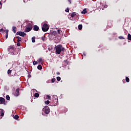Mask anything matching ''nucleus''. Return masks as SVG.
Returning <instances> with one entry per match:
<instances>
[{"instance_id": "nucleus-1", "label": "nucleus", "mask_w": 131, "mask_h": 131, "mask_svg": "<svg viewBox=\"0 0 131 131\" xmlns=\"http://www.w3.org/2000/svg\"><path fill=\"white\" fill-rule=\"evenodd\" d=\"M8 51L9 52L8 54H10V55H16L18 54V53L16 52V49H15V47L12 46L8 47Z\"/></svg>"}, {"instance_id": "nucleus-2", "label": "nucleus", "mask_w": 131, "mask_h": 131, "mask_svg": "<svg viewBox=\"0 0 131 131\" xmlns=\"http://www.w3.org/2000/svg\"><path fill=\"white\" fill-rule=\"evenodd\" d=\"M64 50H65V48L64 47H62L61 45H58L56 47V53L58 54V55H60V54H61V52L63 53Z\"/></svg>"}, {"instance_id": "nucleus-3", "label": "nucleus", "mask_w": 131, "mask_h": 131, "mask_svg": "<svg viewBox=\"0 0 131 131\" xmlns=\"http://www.w3.org/2000/svg\"><path fill=\"white\" fill-rule=\"evenodd\" d=\"M42 111L44 113H42V115H45V114H49L50 113V108H49V106H45L44 108L42 109Z\"/></svg>"}, {"instance_id": "nucleus-4", "label": "nucleus", "mask_w": 131, "mask_h": 131, "mask_svg": "<svg viewBox=\"0 0 131 131\" xmlns=\"http://www.w3.org/2000/svg\"><path fill=\"white\" fill-rule=\"evenodd\" d=\"M49 28L48 26V25L47 24H45L43 25V26L42 27V30L44 32H46L48 31V30H49Z\"/></svg>"}, {"instance_id": "nucleus-5", "label": "nucleus", "mask_w": 131, "mask_h": 131, "mask_svg": "<svg viewBox=\"0 0 131 131\" xmlns=\"http://www.w3.org/2000/svg\"><path fill=\"white\" fill-rule=\"evenodd\" d=\"M15 35H19L20 36L24 37V36L26 35V33H24V32L18 31L16 33Z\"/></svg>"}, {"instance_id": "nucleus-6", "label": "nucleus", "mask_w": 131, "mask_h": 131, "mask_svg": "<svg viewBox=\"0 0 131 131\" xmlns=\"http://www.w3.org/2000/svg\"><path fill=\"white\" fill-rule=\"evenodd\" d=\"M7 105L6 100L3 97H0V105Z\"/></svg>"}, {"instance_id": "nucleus-7", "label": "nucleus", "mask_w": 131, "mask_h": 131, "mask_svg": "<svg viewBox=\"0 0 131 131\" xmlns=\"http://www.w3.org/2000/svg\"><path fill=\"white\" fill-rule=\"evenodd\" d=\"M54 98L55 99L54 100L53 104L54 105H57L58 104V96L56 95L54 96Z\"/></svg>"}, {"instance_id": "nucleus-8", "label": "nucleus", "mask_w": 131, "mask_h": 131, "mask_svg": "<svg viewBox=\"0 0 131 131\" xmlns=\"http://www.w3.org/2000/svg\"><path fill=\"white\" fill-rule=\"evenodd\" d=\"M32 30V26L30 27H27L25 30V32H29V31H31Z\"/></svg>"}, {"instance_id": "nucleus-9", "label": "nucleus", "mask_w": 131, "mask_h": 131, "mask_svg": "<svg viewBox=\"0 0 131 131\" xmlns=\"http://www.w3.org/2000/svg\"><path fill=\"white\" fill-rule=\"evenodd\" d=\"M19 91H20V89H17L16 90V91L14 94V96H15V97H18V96H19Z\"/></svg>"}, {"instance_id": "nucleus-10", "label": "nucleus", "mask_w": 131, "mask_h": 131, "mask_svg": "<svg viewBox=\"0 0 131 131\" xmlns=\"http://www.w3.org/2000/svg\"><path fill=\"white\" fill-rule=\"evenodd\" d=\"M33 30L34 31H38V30H39V27H38V26H37V25H34L33 26Z\"/></svg>"}, {"instance_id": "nucleus-11", "label": "nucleus", "mask_w": 131, "mask_h": 131, "mask_svg": "<svg viewBox=\"0 0 131 131\" xmlns=\"http://www.w3.org/2000/svg\"><path fill=\"white\" fill-rule=\"evenodd\" d=\"M54 35V36H57V31H54L51 32V34L50 35V36Z\"/></svg>"}, {"instance_id": "nucleus-12", "label": "nucleus", "mask_w": 131, "mask_h": 131, "mask_svg": "<svg viewBox=\"0 0 131 131\" xmlns=\"http://www.w3.org/2000/svg\"><path fill=\"white\" fill-rule=\"evenodd\" d=\"M1 112H0V114H1V116H4L5 115V111H4V110L3 109H0Z\"/></svg>"}, {"instance_id": "nucleus-13", "label": "nucleus", "mask_w": 131, "mask_h": 131, "mask_svg": "<svg viewBox=\"0 0 131 131\" xmlns=\"http://www.w3.org/2000/svg\"><path fill=\"white\" fill-rule=\"evenodd\" d=\"M5 31L6 32V38H8L9 36V30H6Z\"/></svg>"}, {"instance_id": "nucleus-14", "label": "nucleus", "mask_w": 131, "mask_h": 131, "mask_svg": "<svg viewBox=\"0 0 131 131\" xmlns=\"http://www.w3.org/2000/svg\"><path fill=\"white\" fill-rule=\"evenodd\" d=\"M12 30L14 32V33H16V32H17V27H12Z\"/></svg>"}, {"instance_id": "nucleus-15", "label": "nucleus", "mask_w": 131, "mask_h": 131, "mask_svg": "<svg viewBox=\"0 0 131 131\" xmlns=\"http://www.w3.org/2000/svg\"><path fill=\"white\" fill-rule=\"evenodd\" d=\"M16 38H17V42H20V41L22 40V38L20 37L16 36Z\"/></svg>"}, {"instance_id": "nucleus-16", "label": "nucleus", "mask_w": 131, "mask_h": 131, "mask_svg": "<svg viewBox=\"0 0 131 131\" xmlns=\"http://www.w3.org/2000/svg\"><path fill=\"white\" fill-rule=\"evenodd\" d=\"M86 8H85L83 11H81V14H86Z\"/></svg>"}, {"instance_id": "nucleus-17", "label": "nucleus", "mask_w": 131, "mask_h": 131, "mask_svg": "<svg viewBox=\"0 0 131 131\" xmlns=\"http://www.w3.org/2000/svg\"><path fill=\"white\" fill-rule=\"evenodd\" d=\"M37 69H38V70H41V69H42V67L41 65H38L37 66Z\"/></svg>"}, {"instance_id": "nucleus-18", "label": "nucleus", "mask_w": 131, "mask_h": 131, "mask_svg": "<svg viewBox=\"0 0 131 131\" xmlns=\"http://www.w3.org/2000/svg\"><path fill=\"white\" fill-rule=\"evenodd\" d=\"M78 29H79V30H81L82 29V25H78Z\"/></svg>"}, {"instance_id": "nucleus-19", "label": "nucleus", "mask_w": 131, "mask_h": 131, "mask_svg": "<svg viewBox=\"0 0 131 131\" xmlns=\"http://www.w3.org/2000/svg\"><path fill=\"white\" fill-rule=\"evenodd\" d=\"M34 97L35 98H38V97H39V94L38 93H35Z\"/></svg>"}, {"instance_id": "nucleus-20", "label": "nucleus", "mask_w": 131, "mask_h": 131, "mask_svg": "<svg viewBox=\"0 0 131 131\" xmlns=\"http://www.w3.org/2000/svg\"><path fill=\"white\" fill-rule=\"evenodd\" d=\"M127 39H128V40H131V35L130 34H128Z\"/></svg>"}, {"instance_id": "nucleus-21", "label": "nucleus", "mask_w": 131, "mask_h": 131, "mask_svg": "<svg viewBox=\"0 0 131 131\" xmlns=\"http://www.w3.org/2000/svg\"><path fill=\"white\" fill-rule=\"evenodd\" d=\"M32 42H35V37H32Z\"/></svg>"}, {"instance_id": "nucleus-22", "label": "nucleus", "mask_w": 131, "mask_h": 131, "mask_svg": "<svg viewBox=\"0 0 131 131\" xmlns=\"http://www.w3.org/2000/svg\"><path fill=\"white\" fill-rule=\"evenodd\" d=\"M57 33H58V34H62V31H61V30H58Z\"/></svg>"}, {"instance_id": "nucleus-23", "label": "nucleus", "mask_w": 131, "mask_h": 131, "mask_svg": "<svg viewBox=\"0 0 131 131\" xmlns=\"http://www.w3.org/2000/svg\"><path fill=\"white\" fill-rule=\"evenodd\" d=\"M37 62H38V63H41V62H42V58H40L39 59H38Z\"/></svg>"}, {"instance_id": "nucleus-24", "label": "nucleus", "mask_w": 131, "mask_h": 131, "mask_svg": "<svg viewBox=\"0 0 131 131\" xmlns=\"http://www.w3.org/2000/svg\"><path fill=\"white\" fill-rule=\"evenodd\" d=\"M7 73H8V74H9V75H10V74H11V73H12V70H8Z\"/></svg>"}, {"instance_id": "nucleus-25", "label": "nucleus", "mask_w": 131, "mask_h": 131, "mask_svg": "<svg viewBox=\"0 0 131 131\" xmlns=\"http://www.w3.org/2000/svg\"><path fill=\"white\" fill-rule=\"evenodd\" d=\"M75 16H76V14L73 13L71 14V17L73 18V17H75Z\"/></svg>"}, {"instance_id": "nucleus-26", "label": "nucleus", "mask_w": 131, "mask_h": 131, "mask_svg": "<svg viewBox=\"0 0 131 131\" xmlns=\"http://www.w3.org/2000/svg\"><path fill=\"white\" fill-rule=\"evenodd\" d=\"M125 79L126 82H129V78L128 77H126Z\"/></svg>"}, {"instance_id": "nucleus-27", "label": "nucleus", "mask_w": 131, "mask_h": 131, "mask_svg": "<svg viewBox=\"0 0 131 131\" xmlns=\"http://www.w3.org/2000/svg\"><path fill=\"white\" fill-rule=\"evenodd\" d=\"M14 119H18V118H19V116H18V115H15V116L14 117Z\"/></svg>"}, {"instance_id": "nucleus-28", "label": "nucleus", "mask_w": 131, "mask_h": 131, "mask_svg": "<svg viewBox=\"0 0 131 131\" xmlns=\"http://www.w3.org/2000/svg\"><path fill=\"white\" fill-rule=\"evenodd\" d=\"M47 98L48 100H51V96L49 95H47Z\"/></svg>"}, {"instance_id": "nucleus-29", "label": "nucleus", "mask_w": 131, "mask_h": 131, "mask_svg": "<svg viewBox=\"0 0 131 131\" xmlns=\"http://www.w3.org/2000/svg\"><path fill=\"white\" fill-rule=\"evenodd\" d=\"M10 96L9 95H7L6 96V99L8 100V101H9L10 100Z\"/></svg>"}, {"instance_id": "nucleus-30", "label": "nucleus", "mask_w": 131, "mask_h": 131, "mask_svg": "<svg viewBox=\"0 0 131 131\" xmlns=\"http://www.w3.org/2000/svg\"><path fill=\"white\" fill-rule=\"evenodd\" d=\"M45 104H46V105H49V104H50V101L47 100L45 101Z\"/></svg>"}, {"instance_id": "nucleus-31", "label": "nucleus", "mask_w": 131, "mask_h": 131, "mask_svg": "<svg viewBox=\"0 0 131 131\" xmlns=\"http://www.w3.org/2000/svg\"><path fill=\"white\" fill-rule=\"evenodd\" d=\"M45 38H46L45 36H43L41 37V39H42V40H43V41H45Z\"/></svg>"}, {"instance_id": "nucleus-32", "label": "nucleus", "mask_w": 131, "mask_h": 131, "mask_svg": "<svg viewBox=\"0 0 131 131\" xmlns=\"http://www.w3.org/2000/svg\"><path fill=\"white\" fill-rule=\"evenodd\" d=\"M37 63L38 62L36 61H34L33 62V65H37Z\"/></svg>"}, {"instance_id": "nucleus-33", "label": "nucleus", "mask_w": 131, "mask_h": 131, "mask_svg": "<svg viewBox=\"0 0 131 131\" xmlns=\"http://www.w3.org/2000/svg\"><path fill=\"white\" fill-rule=\"evenodd\" d=\"M57 80L58 81H60V80H61V77H57Z\"/></svg>"}, {"instance_id": "nucleus-34", "label": "nucleus", "mask_w": 131, "mask_h": 131, "mask_svg": "<svg viewBox=\"0 0 131 131\" xmlns=\"http://www.w3.org/2000/svg\"><path fill=\"white\" fill-rule=\"evenodd\" d=\"M51 81L52 83L55 82V81H56V79H55V78L52 79Z\"/></svg>"}, {"instance_id": "nucleus-35", "label": "nucleus", "mask_w": 131, "mask_h": 131, "mask_svg": "<svg viewBox=\"0 0 131 131\" xmlns=\"http://www.w3.org/2000/svg\"><path fill=\"white\" fill-rule=\"evenodd\" d=\"M16 45L17 46V47H20V46H21V43H20L19 42H17Z\"/></svg>"}, {"instance_id": "nucleus-36", "label": "nucleus", "mask_w": 131, "mask_h": 131, "mask_svg": "<svg viewBox=\"0 0 131 131\" xmlns=\"http://www.w3.org/2000/svg\"><path fill=\"white\" fill-rule=\"evenodd\" d=\"M65 12H66V13H68V12H69V8L66 9Z\"/></svg>"}, {"instance_id": "nucleus-37", "label": "nucleus", "mask_w": 131, "mask_h": 131, "mask_svg": "<svg viewBox=\"0 0 131 131\" xmlns=\"http://www.w3.org/2000/svg\"><path fill=\"white\" fill-rule=\"evenodd\" d=\"M2 7H3V4H2V2L0 1V9H2Z\"/></svg>"}, {"instance_id": "nucleus-38", "label": "nucleus", "mask_w": 131, "mask_h": 131, "mask_svg": "<svg viewBox=\"0 0 131 131\" xmlns=\"http://www.w3.org/2000/svg\"><path fill=\"white\" fill-rule=\"evenodd\" d=\"M119 38H120V39H123L124 38H123L122 36H119Z\"/></svg>"}, {"instance_id": "nucleus-39", "label": "nucleus", "mask_w": 131, "mask_h": 131, "mask_svg": "<svg viewBox=\"0 0 131 131\" xmlns=\"http://www.w3.org/2000/svg\"><path fill=\"white\" fill-rule=\"evenodd\" d=\"M4 32V29H0V32Z\"/></svg>"}, {"instance_id": "nucleus-40", "label": "nucleus", "mask_w": 131, "mask_h": 131, "mask_svg": "<svg viewBox=\"0 0 131 131\" xmlns=\"http://www.w3.org/2000/svg\"><path fill=\"white\" fill-rule=\"evenodd\" d=\"M68 62V61H67V60H66V61H64V62L63 63V64H65V63H66L67 64Z\"/></svg>"}, {"instance_id": "nucleus-41", "label": "nucleus", "mask_w": 131, "mask_h": 131, "mask_svg": "<svg viewBox=\"0 0 131 131\" xmlns=\"http://www.w3.org/2000/svg\"><path fill=\"white\" fill-rule=\"evenodd\" d=\"M56 74H57V75H60V72H57V73H56Z\"/></svg>"}, {"instance_id": "nucleus-42", "label": "nucleus", "mask_w": 131, "mask_h": 131, "mask_svg": "<svg viewBox=\"0 0 131 131\" xmlns=\"http://www.w3.org/2000/svg\"><path fill=\"white\" fill-rule=\"evenodd\" d=\"M68 1L69 2L70 4H71V0H68Z\"/></svg>"}, {"instance_id": "nucleus-43", "label": "nucleus", "mask_w": 131, "mask_h": 131, "mask_svg": "<svg viewBox=\"0 0 131 131\" xmlns=\"http://www.w3.org/2000/svg\"><path fill=\"white\" fill-rule=\"evenodd\" d=\"M83 56H85V53H83Z\"/></svg>"}, {"instance_id": "nucleus-44", "label": "nucleus", "mask_w": 131, "mask_h": 131, "mask_svg": "<svg viewBox=\"0 0 131 131\" xmlns=\"http://www.w3.org/2000/svg\"><path fill=\"white\" fill-rule=\"evenodd\" d=\"M73 17H71V18H70L71 20H73Z\"/></svg>"}, {"instance_id": "nucleus-45", "label": "nucleus", "mask_w": 131, "mask_h": 131, "mask_svg": "<svg viewBox=\"0 0 131 131\" xmlns=\"http://www.w3.org/2000/svg\"><path fill=\"white\" fill-rule=\"evenodd\" d=\"M105 8H107V6H106Z\"/></svg>"}]
</instances>
